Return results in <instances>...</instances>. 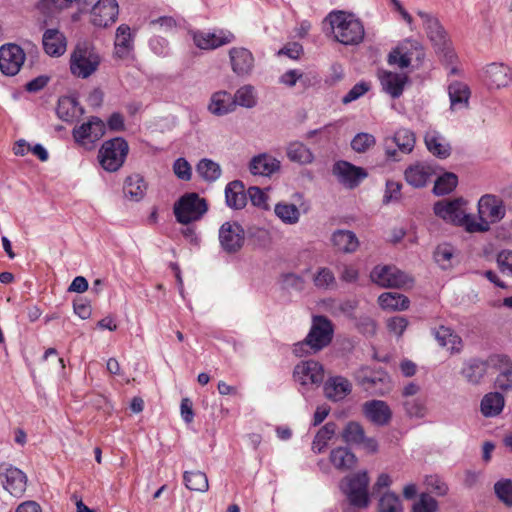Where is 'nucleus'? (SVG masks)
<instances>
[{
    "label": "nucleus",
    "mask_w": 512,
    "mask_h": 512,
    "mask_svg": "<svg viewBox=\"0 0 512 512\" xmlns=\"http://www.w3.org/2000/svg\"><path fill=\"white\" fill-rule=\"evenodd\" d=\"M208 210V201L196 192L184 193L173 205L175 219L182 225L201 220Z\"/></svg>",
    "instance_id": "obj_5"
},
{
    "label": "nucleus",
    "mask_w": 512,
    "mask_h": 512,
    "mask_svg": "<svg viewBox=\"0 0 512 512\" xmlns=\"http://www.w3.org/2000/svg\"><path fill=\"white\" fill-rule=\"evenodd\" d=\"M226 205L234 210L243 209L247 204V194L241 180H233L225 187Z\"/></svg>",
    "instance_id": "obj_29"
},
{
    "label": "nucleus",
    "mask_w": 512,
    "mask_h": 512,
    "mask_svg": "<svg viewBox=\"0 0 512 512\" xmlns=\"http://www.w3.org/2000/svg\"><path fill=\"white\" fill-rule=\"evenodd\" d=\"M484 81L490 89L506 87L512 81L511 71L503 63L488 64L484 72Z\"/></svg>",
    "instance_id": "obj_21"
},
{
    "label": "nucleus",
    "mask_w": 512,
    "mask_h": 512,
    "mask_svg": "<svg viewBox=\"0 0 512 512\" xmlns=\"http://www.w3.org/2000/svg\"><path fill=\"white\" fill-rule=\"evenodd\" d=\"M488 361L474 357L463 364L461 375L470 384L477 385L487 373Z\"/></svg>",
    "instance_id": "obj_30"
},
{
    "label": "nucleus",
    "mask_w": 512,
    "mask_h": 512,
    "mask_svg": "<svg viewBox=\"0 0 512 512\" xmlns=\"http://www.w3.org/2000/svg\"><path fill=\"white\" fill-rule=\"evenodd\" d=\"M403 405L409 417L422 418L426 414V407L420 399L407 400Z\"/></svg>",
    "instance_id": "obj_63"
},
{
    "label": "nucleus",
    "mask_w": 512,
    "mask_h": 512,
    "mask_svg": "<svg viewBox=\"0 0 512 512\" xmlns=\"http://www.w3.org/2000/svg\"><path fill=\"white\" fill-rule=\"evenodd\" d=\"M231 32L221 31L220 34L196 31L193 33L194 44L203 50L216 49L234 40Z\"/></svg>",
    "instance_id": "obj_23"
},
{
    "label": "nucleus",
    "mask_w": 512,
    "mask_h": 512,
    "mask_svg": "<svg viewBox=\"0 0 512 512\" xmlns=\"http://www.w3.org/2000/svg\"><path fill=\"white\" fill-rule=\"evenodd\" d=\"M149 48L160 57H168L171 53L169 41L162 36H153L149 39Z\"/></svg>",
    "instance_id": "obj_57"
},
{
    "label": "nucleus",
    "mask_w": 512,
    "mask_h": 512,
    "mask_svg": "<svg viewBox=\"0 0 512 512\" xmlns=\"http://www.w3.org/2000/svg\"><path fill=\"white\" fill-rule=\"evenodd\" d=\"M434 174L435 169L432 165L420 162L408 166L404 171L406 182L414 188L425 187Z\"/></svg>",
    "instance_id": "obj_24"
},
{
    "label": "nucleus",
    "mask_w": 512,
    "mask_h": 512,
    "mask_svg": "<svg viewBox=\"0 0 512 512\" xmlns=\"http://www.w3.org/2000/svg\"><path fill=\"white\" fill-rule=\"evenodd\" d=\"M427 150L438 159H447L452 152L451 145L438 134H427L424 138Z\"/></svg>",
    "instance_id": "obj_41"
},
{
    "label": "nucleus",
    "mask_w": 512,
    "mask_h": 512,
    "mask_svg": "<svg viewBox=\"0 0 512 512\" xmlns=\"http://www.w3.org/2000/svg\"><path fill=\"white\" fill-rule=\"evenodd\" d=\"M330 25L335 30V38L345 46L357 45L364 39L365 30L362 21L352 13L333 11L328 15Z\"/></svg>",
    "instance_id": "obj_2"
},
{
    "label": "nucleus",
    "mask_w": 512,
    "mask_h": 512,
    "mask_svg": "<svg viewBox=\"0 0 512 512\" xmlns=\"http://www.w3.org/2000/svg\"><path fill=\"white\" fill-rule=\"evenodd\" d=\"M387 62L389 65H398L401 69H405L411 65V58H406L403 55V47L397 46L388 54Z\"/></svg>",
    "instance_id": "obj_62"
},
{
    "label": "nucleus",
    "mask_w": 512,
    "mask_h": 512,
    "mask_svg": "<svg viewBox=\"0 0 512 512\" xmlns=\"http://www.w3.org/2000/svg\"><path fill=\"white\" fill-rule=\"evenodd\" d=\"M416 138L414 132L401 128L394 133V136L385 140L386 159L393 162L401 160L399 152L409 154L415 146Z\"/></svg>",
    "instance_id": "obj_14"
},
{
    "label": "nucleus",
    "mask_w": 512,
    "mask_h": 512,
    "mask_svg": "<svg viewBox=\"0 0 512 512\" xmlns=\"http://www.w3.org/2000/svg\"><path fill=\"white\" fill-rule=\"evenodd\" d=\"M220 248L228 255L239 253L245 245L246 231L237 221H226L218 230Z\"/></svg>",
    "instance_id": "obj_8"
},
{
    "label": "nucleus",
    "mask_w": 512,
    "mask_h": 512,
    "mask_svg": "<svg viewBox=\"0 0 512 512\" xmlns=\"http://www.w3.org/2000/svg\"><path fill=\"white\" fill-rule=\"evenodd\" d=\"M377 512H403L399 496L393 491L385 492L378 501Z\"/></svg>",
    "instance_id": "obj_47"
},
{
    "label": "nucleus",
    "mask_w": 512,
    "mask_h": 512,
    "mask_svg": "<svg viewBox=\"0 0 512 512\" xmlns=\"http://www.w3.org/2000/svg\"><path fill=\"white\" fill-rule=\"evenodd\" d=\"M427 489L437 496H444L448 492V486L438 475H429L425 478Z\"/></svg>",
    "instance_id": "obj_61"
},
{
    "label": "nucleus",
    "mask_w": 512,
    "mask_h": 512,
    "mask_svg": "<svg viewBox=\"0 0 512 512\" xmlns=\"http://www.w3.org/2000/svg\"><path fill=\"white\" fill-rule=\"evenodd\" d=\"M363 414L376 426L389 424L393 416L392 410L387 402L376 399L363 404Z\"/></svg>",
    "instance_id": "obj_20"
},
{
    "label": "nucleus",
    "mask_w": 512,
    "mask_h": 512,
    "mask_svg": "<svg viewBox=\"0 0 512 512\" xmlns=\"http://www.w3.org/2000/svg\"><path fill=\"white\" fill-rule=\"evenodd\" d=\"M279 282L284 290L295 289L301 291L304 285L303 277L293 272L282 273Z\"/></svg>",
    "instance_id": "obj_54"
},
{
    "label": "nucleus",
    "mask_w": 512,
    "mask_h": 512,
    "mask_svg": "<svg viewBox=\"0 0 512 512\" xmlns=\"http://www.w3.org/2000/svg\"><path fill=\"white\" fill-rule=\"evenodd\" d=\"M331 464L340 471H349L356 467L358 458L348 446L333 448L329 454Z\"/></svg>",
    "instance_id": "obj_27"
},
{
    "label": "nucleus",
    "mask_w": 512,
    "mask_h": 512,
    "mask_svg": "<svg viewBox=\"0 0 512 512\" xmlns=\"http://www.w3.org/2000/svg\"><path fill=\"white\" fill-rule=\"evenodd\" d=\"M464 200L456 198L452 200H441L434 204V214L457 227H463L468 233H485L490 230L489 223L486 218L480 216V221L469 213H465L462 209Z\"/></svg>",
    "instance_id": "obj_1"
},
{
    "label": "nucleus",
    "mask_w": 512,
    "mask_h": 512,
    "mask_svg": "<svg viewBox=\"0 0 512 512\" xmlns=\"http://www.w3.org/2000/svg\"><path fill=\"white\" fill-rule=\"evenodd\" d=\"M457 185V175L453 172H444L436 178L432 193L436 196H445L453 192Z\"/></svg>",
    "instance_id": "obj_45"
},
{
    "label": "nucleus",
    "mask_w": 512,
    "mask_h": 512,
    "mask_svg": "<svg viewBox=\"0 0 512 512\" xmlns=\"http://www.w3.org/2000/svg\"><path fill=\"white\" fill-rule=\"evenodd\" d=\"M275 215L285 224H296L299 221L300 212L292 203H277L274 208Z\"/></svg>",
    "instance_id": "obj_46"
},
{
    "label": "nucleus",
    "mask_w": 512,
    "mask_h": 512,
    "mask_svg": "<svg viewBox=\"0 0 512 512\" xmlns=\"http://www.w3.org/2000/svg\"><path fill=\"white\" fill-rule=\"evenodd\" d=\"M470 88L467 84L454 81L448 86V94L450 98L451 108L457 106H467L470 97Z\"/></svg>",
    "instance_id": "obj_42"
},
{
    "label": "nucleus",
    "mask_w": 512,
    "mask_h": 512,
    "mask_svg": "<svg viewBox=\"0 0 512 512\" xmlns=\"http://www.w3.org/2000/svg\"><path fill=\"white\" fill-rule=\"evenodd\" d=\"M287 158L294 163L307 165L314 161V154L304 143L292 141L286 148Z\"/></svg>",
    "instance_id": "obj_39"
},
{
    "label": "nucleus",
    "mask_w": 512,
    "mask_h": 512,
    "mask_svg": "<svg viewBox=\"0 0 512 512\" xmlns=\"http://www.w3.org/2000/svg\"><path fill=\"white\" fill-rule=\"evenodd\" d=\"M370 279L382 288L395 289L414 282L412 277L394 265H376L370 272Z\"/></svg>",
    "instance_id": "obj_9"
},
{
    "label": "nucleus",
    "mask_w": 512,
    "mask_h": 512,
    "mask_svg": "<svg viewBox=\"0 0 512 512\" xmlns=\"http://www.w3.org/2000/svg\"><path fill=\"white\" fill-rule=\"evenodd\" d=\"M379 78L383 90L393 99H397L403 94L405 84L409 80L407 75L391 71H383Z\"/></svg>",
    "instance_id": "obj_26"
},
{
    "label": "nucleus",
    "mask_w": 512,
    "mask_h": 512,
    "mask_svg": "<svg viewBox=\"0 0 512 512\" xmlns=\"http://www.w3.org/2000/svg\"><path fill=\"white\" fill-rule=\"evenodd\" d=\"M233 100L235 101V107L239 105L245 108H253L256 105L253 86L240 87L233 96Z\"/></svg>",
    "instance_id": "obj_50"
},
{
    "label": "nucleus",
    "mask_w": 512,
    "mask_h": 512,
    "mask_svg": "<svg viewBox=\"0 0 512 512\" xmlns=\"http://www.w3.org/2000/svg\"><path fill=\"white\" fill-rule=\"evenodd\" d=\"M247 195L254 206L262 209H268V196L261 188L252 186L248 189Z\"/></svg>",
    "instance_id": "obj_64"
},
{
    "label": "nucleus",
    "mask_w": 512,
    "mask_h": 512,
    "mask_svg": "<svg viewBox=\"0 0 512 512\" xmlns=\"http://www.w3.org/2000/svg\"><path fill=\"white\" fill-rule=\"evenodd\" d=\"M334 325L325 315H314L312 324L307 334L308 342H311V350L316 353L327 347L333 339Z\"/></svg>",
    "instance_id": "obj_11"
},
{
    "label": "nucleus",
    "mask_w": 512,
    "mask_h": 512,
    "mask_svg": "<svg viewBox=\"0 0 512 512\" xmlns=\"http://www.w3.org/2000/svg\"><path fill=\"white\" fill-rule=\"evenodd\" d=\"M106 132L104 121L98 116H91L87 122L76 126L72 130L75 143L93 149L95 143L100 140Z\"/></svg>",
    "instance_id": "obj_12"
},
{
    "label": "nucleus",
    "mask_w": 512,
    "mask_h": 512,
    "mask_svg": "<svg viewBox=\"0 0 512 512\" xmlns=\"http://www.w3.org/2000/svg\"><path fill=\"white\" fill-rule=\"evenodd\" d=\"M378 304L383 310L403 311L409 308L407 296L397 292H384L378 297Z\"/></svg>",
    "instance_id": "obj_40"
},
{
    "label": "nucleus",
    "mask_w": 512,
    "mask_h": 512,
    "mask_svg": "<svg viewBox=\"0 0 512 512\" xmlns=\"http://www.w3.org/2000/svg\"><path fill=\"white\" fill-rule=\"evenodd\" d=\"M313 282L317 288H327L335 283V276L329 268L320 267L313 277Z\"/></svg>",
    "instance_id": "obj_59"
},
{
    "label": "nucleus",
    "mask_w": 512,
    "mask_h": 512,
    "mask_svg": "<svg viewBox=\"0 0 512 512\" xmlns=\"http://www.w3.org/2000/svg\"><path fill=\"white\" fill-rule=\"evenodd\" d=\"M454 252V247L449 243L438 245L434 251L435 262L443 270L451 268V259L454 257Z\"/></svg>",
    "instance_id": "obj_49"
},
{
    "label": "nucleus",
    "mask_w": 512,
    "mask_h": 512,
    "mask_svg": "<svg viewBox=\"0 0 512 512\" xmlns=\"http://www.w3.org/2000/svg\"><path fill=\"white\" fill-rule=\"evenodd\" d=\"M331 241L333 246L343 253H353L359 247L356 234L350 230L338 229L334 231Z\"/></svg>",
    "instance_id": "obj_35"
},
{
    "label": "nucleus",
    "mask_w": 512,
    "mask_h": 512,
    "mask_svg": "<svg viewBox=\"0 0 512 512\" xmlns=\"http://www.w3.org/2000/svg\"><path fill=\"white\" fill-rule=\"evenodd\" d=\"M495 358L497 359L495 368L502 369L501 373L496 377L495 386L502 391L512 389L511 359L505 354H498L495 356Z\"/></svg>",
    "instance_id": "obj_36"
},
{
    "label": "nucleus",
    "mask_w": 512,
    "mask_h": 512,
    "mask_svg": "<svg viewBox=\"0 0 512 512\" xmlns=\"http://www.w3.org/2000/svg\"><path fill=\"white\" fill-rule=\"evenodd\" d=\"M438 501L428 493H421L419 499L413 504L412 512H437Z\"/></svg>",
    "instance_id": "obj_53"
},
{
    "label": "nucleus",
    "mask_w": 512,
    "mask_h": 512,
    "mask_svg": "<svg viewBox=\"0 0 512 512\" xmlns=\"http://www.w3.org/2000/svg\"><path fill=\"white\" fill-rule=\"evenodd\" d=\"M233 95L227 91H217L212 94L208 106L209 111L216 116H223L235 110Z\"/></svg>",
    "instance_id": "obj_34"
},
{
    "label": "nucleus",
    "mask_w": 512,
    "mask_h": 512,
    "mask_svg": "<svg viewBox=\"0 0 512 512\" xmlns=\"http://www.w3.org/2000/svg\"><path fill=\"white\" fill-rule=\"evenodd\" d=\"M417 14L423 20L425 31L436 54L451 63L455 57V53L451 48V41L448 34L439 19L424 11H418Z\"/></svg>",
    "instance_id": "obj_6"
},
{
    "label": "nucleus",
    "mask_w": 512,
    "mask_h": 512,
    "mask_svg": "<svg viewBox=\"0 0 512 512\" xmlns=\"http://www.w3.org/2000/svg\"><path fill=\"white\" fill-rule=\"evenodd\" d=\"M183 483L187 489L195 492H206L209 489L207 475L199 470L185 471Z\"/></svg>",
    "instance_id": "obj_44"
},
{
    "label": "nucleus",
    "mask_w": 512,
    "mask_h": 512,
    "mask_svg": "<svg viewBox=\"0 0 512 512\" xmlns=\"http://www.w3.org/2000/svg\"><path fill=\"white\" fill-rule=\"evenodd\" d=\"M478 218L477 221H480V216L484 218L486 215L489 218V225L492 223L500 222L506 214V206L500 198L492 194L483 195L478 201Z\"/></svg>",
    "instance_id": "obj_19"
},
{
    "label": "nucleus",
    "mask_w": 512,
    "mask_h": 512,
    "mask_svg": "<svg viewBox=\"0 0 512 512\" xmlns=\"http://www.w3.org/2000/svg\"><path fill=\"white\" fill-rule=\"evenodd\" d=\"M332 174L339 184L349 190H354L368 177V171L347 160H337L332 166Z\"/></svg>",
    "instance_id": "obj_10"
},
{
    "label": "nucleus",
    "mask_w": 512,
    "mask_h": 512,
    "mask_svg": "<svg viewBox=\"0 0 512 512\" xmlns=\"http://www.w3.org/2000/svg\"><path fill=\"white\" fill-rule=\"evenodd\" d=\"M77 111H79L81 115L84 113V108L80 105L76 95H64L59 97L56 114L61 120L72 122Z\"/></svg>",
    "instance_id": "obj_31"
},
{
    "label": "nucleus",
    "mask_w": 512,
    "mask_h": 512,
    "mask_svg": "<svg viewBox=\"0 0 512 512\" xmlns=\"http://www.w3.org/2000/svg\"><path fill=\"white\" fill-rule=\"evenodd\" d=\"M118 14L116 0H98L91 9V23L96 27L106 28L117 20Z\"/></svg>",
    "instance_id": "obj_18"
},
{
    "label": "nucleus",
    "mask_w": 512,
    "mask_h": 512,
    "mask_svg": "<svg viewBox=\"0 0 512 512\" xmlns=\"http://www.w3.org/2000/svg\"><path fill=\"white\" fill-rule=\"evenodd\" d=\"M280 169V161L266 153L254 156L249 164L253 175L271 176Z\"/></svg>",
    "instance_id": "obj_32"
},
{
    "label": "nucleus",
    "mask_w": 512,
    "mask_h": 512,
    "mask_svg": "<svg viewBox=\"0 0 512 512\" xmlns=\"http://www.w3.org/2000/svg\"><path fill=\"white\" fill-rule=\"evenodd\" d=\"M173 172L175 176L182 181L191 180L192 167L184 157H179L174 161Z\"/></svg>",
    "instance_id": "obj_58"
},
{
    "label": "nucleus",
    "mask_w": 512,
    "mask_h": 512,
    "mask_svg": "<svg viewBox=\"0 0 512 512\" xmlns=\"http://www.w3.org/2000/svg\"><path fill=\"white\" fill-rule=\"evenodd\" d=\"M497 498L507 507H512V480L501 479L494 484Z\"/></svg>",
    "instance_id": "obj_52"
},
{
    "label": "nucleus",
    "mask_w": 512,
    "mask_h": 512,
    "mask_svg": "<svg viewBox=\"0 0 512 512\" xmlns=\"http://www.w3.org/2000/svg\"><path fill=\"white\" fill-rule=\"evenodd\" d=\"M196 172L204 181L212 183L220 178L222 170L217 162L209 158H202L196 165Z\"/></svg>",
    "instance_id": "obj_43"
},
{
    "label": "nucleus",
    "mask_w": 512,
    "mask_h": 512,
    "mask_svg": "<svg viewBox=\"0 0 512 512\" xmlns=\"http://www.w3.org/2000/svg\"><path fill=\"white\" fill-rule=\"evenodd\" d=\"M101 64V56L92 43L78 42L70 55V72L77 78L87 79Z\"/></svg>",
    "instance_id": "obj_4"
},
{
    "label": "nucleus",
    "mask_w": 512,
    "mask_h": 512,
    "mask_svg": "<svg viewBox=\"0 0 512 512\" xmlns=\"http://www.w3.org/2000/svg\"><path fill=\"white\" fill-rule=\"evenodd\" d=\"M45 53L51 57H60L66 51V37L56 28L47 29L42 37Z\"/></svg>",
    "instance_id": "obj_25"
},
{
    "label": "nucleus",
    "mask_w": 512,
    "mask_h": 512,
    "mask_svg": "<svg viewBox=\"0 0 512 512\" xmlns=\"http://www.w3.org/2000/svg\"><path fill=\"white\" fill-rule=\"evenodd\" d=\"M370 478L366 470L346 475L339 482V489L348 504L357 508H367L371 503L369 492Z\"/></svg>",
    "instance_id": "obj_3"
},
{
    "label": "nucleus",
    "mask_w": 512,
    "mask_h": 512,
    "mask_svg": "<svg viewBox=\"0 0 512 512\" xmlns=\"http://www.w3.org/2000/svg\"><path fill=\"white\" fill-rule=\"evenodd\" d=\"M496 263L503 275L512 277V250H501L498 252Z\"/></svg>",
    "instance_id": "obj_60"
},
{
    "label": "nucleus",
    "mask_w": 512,
    "mask_h": 512,
    "mask_svg": "<svg viewBox=\"0 0 512 512\" xmlns=\"http://www.w3.org/2000/svg\"><path fill=\"white\" fill-rule=\"evenodd\" d=\"M324 395L334 402L342 400L352 391L350 381L342 376L329 378L323 386Z\"/></svg>",
    "instance_id": "obj_28"
},
{
    "label": "nucleus",
    "mask_w": 512,
    "mask_h": 512,
    "mask_svg": "<svg viewBox=\"0 0 512 512\" xmlns=\"http://www.w3.org/2000/svg\"><path fill=\"white\" fill-rule=\"evenodd\" d=\"M147 183L140 174H132L126 177L123 186V193L126 198L134 202L141 201L147 190Z\"/></svg>",
    "instance_id": "obj_33"
},
{
    "label": "nucleus",
    "mask_w": 512,
    "mask_h": 512,
    "mask_svg": "<svg viewBox=\"0 0 512 512\" xmlns=\"http://www.w3.org/2000/svg\"><path fill=\"white\" fill-rule=\"evenodd\" d=\"M116 37L114 56L123 59L133 50V35L130 27L127 24H121L116 30Z\"/></svg>",
    "instance_id": "obj_38"
},
{
    "label": "nucleus",
    "mask_w": 512,
    "mask_h": 512,
    "mask_svg": "<svg viewBox=\"0 0 512 512\" xmlns=\"http://www.w3.org/2000/svg\"><path fill=\"white\" fill-rule=\"evenodd\" d=\"M233 72L238 76L250 74L254 66V57L250 50L244 47H233L229 51Z\"/></svg>",
    "instance_id": "obj_22"
},
{
    "label": "nucleus",
    "mask_w": 512,
    "mask_h": 512,
    "mask_svg": "<svg viewBox=\"0 0 512 512\" xmlns=\"http://www.w3.org/2000/svg\"><path fill=\"white\" fill-rule=\"evenodd\" d=\"M341 438L346 446L363 448L368 454H375L379 450L378 441L374 437H367L363 426L357 421H348L341 432Z\"/></svg>",
    "instance_id": "obj_13"
},
{
    "label": "nucleus",
    "mask_w": 512,
    "mask_h": 512,
    "mask_svg": "<svg viewBox=\"0 0 512 512\" xmlns=\"http://www.w3.org/2000/svg\"><path fill=\"white\" fill-rule=\"evenodd\" d=\"M0 483L5 491L14 497H22L26 491L27 476L8 462L0 463Z\"/></svg>",
    "instance_id": "obj_15"
},
{
    "label": "nucleus",
    "mask_w": 512,
    "mask_h": 512,
    "mask_svg": "<svg viewBox=\"0 0 512 512\" xmlns=\"http://www.w3.org/2000/svg\"><path fill=\"white\" fill-rule=\"evenodd\" d=\"M357 331L365 337H373L376 334L377 323L368 315L356 316L352 321Z\"/></svg>",
    "instance_id": "obj_51"
},
{
    "label": "nucleus",
    "mask_w": 512,
    "mask_h": 512,
    "mask_svg": "<svg viewBox=\"0 0 512 512\" xmlns=\"http://www.w3.org/2000/svg\"><path fill=\"white\" fill-rule=\"evenodd\" d=\"M371 89V84L368 81L361 80L356 83L342 98L343 104H349L358 100Z\"/></svg>",
    "instance_id": "obj_55"
},
{
    "label": "nucleus",
    "mask_w": 512,
    "mask_h": 512,
    "mask_svg": "<svg viewBox=\"0 0 512 512\" xmlns=\"http://www.w3.org/2000/svg\"><path fill=\"white\" fill-rule=\"evenodd\" d=\"M431 333L441 347H446L448 343H451L453 345L452 350H454L455 344L462 343L461 338L451 328L443 325L433 328Z\"/></svg>",
    "instance_id": "obj_48"
},
{
    "label": "nucleus",
    "mask_w": 512,
    "mask_h": 512,
    "mask_svg": "<svg viewBox=\"0 0 512 512\" xmlns=\"http://www.w3.org/2000/svg\"><path fill=\"white\" fill-rule=\"evenodd\" d=\"M26 59L25 50L16 43H6L0 47V71L5 76L19 73Z\"/></svg>",
    "instance_id": "obj_16"
},
{
    "label": "nucleus",
    "mask_w": 512,
    "mask_h": 512,
    "mask_svg": "<svg viewBox=\"0 0 512 512\" xmlns=\"http://www.w3.org/2000/svg\"><path fill=\"white\" fill-rule=\"evenodd\" d=\"M505 399L500 392H489L485 394L480 403V411L485 417L498 416L504 408Z\"/></svg>",
    "instance_id": "obj_37"
},
{
    "label": "nucleus",
    "mask_w": 512,
    "mask_h": 512,
    "mask_svg": "<svg viewBox=\"0 0 512 512\" xmlns=\"http://www.w3.org/2000/svg\"><path fill=\"white\" fill-rule=\"evenodd\" d=\"M293 377L303 387H319L324 380V367L313 359L301 361L294 367Z\"/></svg>",
    "instance_id": "obj_17"
},
{
    "label": "nucleus",
    "mask_w": 512,
    "mask_h": 512,
    "mask_svg": "<svg viewBox=\"0 0 512 512\" xmlns=\"http://www.w3.org/2000/svg\"><path fill=\"white\" fill-rule=\"evenodd\" d=\"M376 142L375 137L372 134L360 132L354 136V138L351 141V148L358 152L363 153L365 152L369 147L374 145Z\"/></svg>",
    "instance_id": "obj_56"
},
{
    "label": "nucleus",
    "mask_w": 512,
    "mask_h": 512,
    "mask_svg": "<svg viewBox=\"0 0 512 512\" xmlns=\"http://www.w3.org/2000/svg\"><path fill=\"white\" fill-rule=\"evenodd\" d=\"M129 145L123 137H114L106 140L98 151V161L100 166L107 172L118 171L127 158Z\"/></svg>",
    "instance_id": "obj_7"
}]
</instances>
